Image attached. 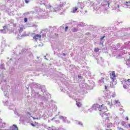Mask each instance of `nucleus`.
Returning a JSON list of instances; mask_svg holds the SVG:
<instances>
[{"label": "nucleus", "mask_w": 130, "mask_h": 130, "mask_svg": "<svg viewBox=\"0 0 130 130\" xmlns=\"http://www.w3.org/2000/svg\"><path fill=\"white\" fill-rule=\"evenodd\" d=\"M103 80H104V78H102Z\"/></svg>", "instance_id": "obj_32"}, {"label": "nucleus", "mask_w": 130, "mask_h": 130, "mask_svg": "<svg viewBox=\"0 0 130 130\" xmlns=\"http://www.w3.org/2000/svg\"><path fill=\"white\" fill-rule=\"evenodd\" d=\"M23 32V27H20L19 28V33H22Z\"/></svg>", "instance_id": "obj_15"}, {"label": "nucleus", "mask_w": 130, "mask_h": 130, "mask_svg": "<svg viewBox=\"0 0 130 130\" xmlns=\"http://www.w3.org/2000/svg\"><path fill=\"white\" fill-rule=\"evenodd\" d=\"M68 29H69V27L66 26L64 29L65 32H67L68 31Z\"/></svg>", "instance_id": "obj_16"}, {"label": "nucleus", "mask_w": 130, "mask_h": 130, "mask_svg": "<svg viewBox=\"0 0 130 130\" xmlns=\"http://www.w3.org/2000/svg\"><path fill=\"white\" fill-rule=\"evenodd\" d=\"M34 119H35V118L34 117L32 118Z\"/></svg>", "instance_id": "obj_33"}, {"label": "nucleus", "mask_w": 130, "mask_h": 130, "mask_svg": "<svg viewBox=\"0 0 130 130\" xmlns=\"http://www.w3.org/2000/svg\"><path fill=\"white\" fill-rule=\"evenodd\" d=\"M27 114H29V115H30V112H27Z\"/></svg>", "instance_id": "obj_28"}, {"label": "nucleus", "mask_w": 130, "mask_h": 130, "mask_svg": "<svg viewBox=\"0 0 130 130\" xmlns=\"http://www.w3.org/2000/svg\"><path fill=\"white\" fill-rule=\"evenodd\" d=\"M126 120H128V117H126Z\"/></svg>", "instance_id": "obj_23"}, {"label": "nucleus", "mask_w": 130, "mask_h": 130, "mask_svg": "<svg viewBox=\"0 0 130 130\" xmlns=\"http://www.w3.org/2000/svg\"><path fill=\"white\" fill-rule=\"evenodd\" d=\"M78 30L79 29H78V28L74 27L72 29V31L74 32H78Z\"/></svg>", "instance_id": "obj_9"}, {"label": "nucleus", "mask_w": 130, "mask_h": 130, "mask_svg": "<svg viewBox=\"0 0 130 130\" xmlns=\"http://www.w3.org/2000/svg\"><path fill=\"white\" fill-rule=\"evenodd\" d=\"M124 89H128L130 86V79H124L121 81Z\"/></svg>", "instance_id": "obj_1"}, {"label": "nucleus", "mask_w": 130, "mask_h": 130, "mask_svg": "<svg viewBox=\"0 0 130 130\" xmlns=\"http://www.w3.org/2000/svg\"><path fill=\"white\" fill-rule=\"evenodd\" d=\"M39 2L41 5H45L48 3V0H39Z\"/></svg>", "instance_id": "obj_8"}, {"label": "nucleus", "mask_w": 130, "mask_h": 130, "mask_svg": "<svg viewBox=\"0 0 130 130\" xmlns=\"http://www.w3.org/2000/svg\"><path fill=\"white\" fill-rule=\"evenodd\" d=\"M126 6H127V7H129L130 6V2H126Z\"/></svg>", "instance_id": "obj_14"}, {"label": "nucleus", "mask_w": 130, "mask_h": 130, "mask_svg": "<svg viewBox=\"0 0 130 130\" xmlns=\"http://www.w3.org/2000/svg\"><path fill=\"white\" fill-rule=\"evenodd\" d=\"M104 38H105V36H104L103 37L101 38V40H103V39H104Z\"/></svg>", "instance_id": "obj_20"}, {"label": "nucleus", "mask_w": 130, "mask_h": 130, "mask_svg": "<svg viewBox=\"0 0 130 130\" xmlns=\"http://www.w3.org/2000/svg\"><path fill=\"white\" fill-rule=\"evenodd\" d=\"M26 4H28L29 3V0H24Z\"/></svg>", "instance_id": "obj_21"}, {"label": "nucleus", "mask_w": 130, "mask_h": 130, "mask_svg": "<svg viewBox=\"0 0 130 130\" xmlns=\"http://www.w3.org/2000/svg\"><path fill=\"white\" fill-rule=\"evenodd\" d=\"M41 38V35L39 34H36L33 37V39H35L36 41H37V40H40Z\"/></svg>", "instance_id": "obj_5"}, {"label": "nucleus", "mask_w": 130, "mask_h": 130, "mask_svg": "<svg viewBox=\"0 0 130 130\" xmlns=\"http://www.w3.org/2000/svg\"><path fill=\"white\" fill-rule=\"evenodd\" d=\"M128 126L130 127V124H128Z\"/></svg>", "instance_id": "obj_31"}, {"label": "nucleus", "mask_w": 130, "mask_h": 130, "mask_svg": "<svg viewBox=\"0 0 130 130\" xmlns=\"http://www.w3.org/2000/svg\"><path fill=\"white\" fill-rule=\"evenodd\" d=\"M78 11V8L75 7L74 9L72 11V13H76Z\"/></svg>", "instance_id": "obj_12"}, {"label": "nucleus", "mask_w": 130, "mask_h": 130, "mask_svg": "<svg viewBox=\"0 0 130 130\" xmlns=\"http://www.w3.org/2000/svg\"><path fill=\"white\" fill-rule=\"evenodd\" d=\"M100 114L104 119L109 120V113H106L105 111H100Z\"/></svg>", "instance_id": "obj_2"}, {"label": "nucleus", "mask_w": 130, "mask_h": 130, "mask_svg": "<svg viewBox=\"0 0 130 130\" xmlns=\"http://www.w3.org/2000/svg\"><path fill=\"white\" fill-rule=\"evenodd\" d=\"M9 130H19V129L18 128L17 125L13 124L12 126H10V129Z\"/></svg>", "instance_id": "obj_6"}, {"label": "nucleus", "mask_w": 130, "mask_h": 130, "mask_svg": "<svg viewBox=\"0 0 130 130\" xmlns=\"http://www.w3.org/2000/svg\"><path fill=\"white\" fill-rule=\"evenodd\" d=\"M94 107H98V110L100 111H104V110H107V107L105 106V104H103L100 106L99 104H96L94 105Z\"/></svg>", "instance_id": "obj_3"}, {"label": "nucleus", "mask_w": 130, "mask_h": 130, "mask_svg": "<svg viewBox=\"0 0 130 130\" xmlns=\"http://www.w3.org/2000/svg\"><path fill=\"white\" fill-rule=\"evenodd\" d=\"M115 103H118V101H115Z\"/></svg>", "instance_id": "obj_24"}, {"label": "nucleus", "mask_w": 130, "mask_h": 130, "mask_svg": "<svg viewBox=\"0 0 130 130\" xmlns=\"http://www.w3.org/2000/svg\"><path fill=\"white\" fill-rule=\"evenodd\" d=\"M110 78L111 79V82H110V84L111 83H113L114 82H115V80H116V75H115V72L112 71L110 74Z\"/></svg>", "instance_id": "obj_4"}, {"label": "nucleus", "mask_w": 130, "mask_h": 130, "mask_svg": "<svg viewBox=\"0 0 130 130\" xmlns=\"http://www.w3.org/2000/svg\"><path fill=\"white\" fill-rule=\"evenodd\" d=\"M118 130H124V129H123V128H120L119 127H118Z\"/></svg>", "instance_id": "obj_22"}, {"label": "nucleus", "mask_w": 130, "mask_h": 130, "mask_svg": "<svg viewBox=\"0 0 130 130\" xmlns=\"http://www.w3.org/2000/svg\"><path fill=\"white\" fill-rule=\"evenodd\" d=\"M22 36H25V35H21V37H22Z\"/></svg>", "instance_id": "obj_29"}, {"label": "nucleus", "mask_w": 130, "mask_h": 130, "mask_svg": "<svg viewBox=\"0 0 130 130\" xmlns=\"http://www.w3.org/2000/svg\"><path fill=\"white\" fill-rule=\"evenodd\" d=\"M51 9H52V7H51V6H50V5L49 6H48V9H49V10H51Z\"/></svg>", "instance_id": "obj_18"}, {"label": "nucleus", "mask_w": 130, "mask_h": 130, "mask_svg": "<svg viewBox=\"0 0 130 130\" xmlns=\"http://www.w3.org/2000/svg\"><path fill=\"white\" fill-rule=\"evenodd\" d=\"M76 105H77L78 107H82V104L80 102H77Z\"/></svg>", "instance_id": "obj_11"}, {"label": "nucleus", "mask_w": 130, "mask_h": 130, "mask_svg": "<svg viewBox=\"0 0 130 130\" xmlns=\"http://www.w3.org/2000/svg\"><path fill=\"white\" fill-rule=\"evenodd\" d=\"M105 89H107V86H105Z\"/></svg>", "instance_id": "obj_30"}, {"label": "nucleus", "mask_w": 130, "mask_h": 130, "mask_svg": "<svg viewBox=\"0 0 130 130\" xmlns=\"http://www.w3.org/2000/svg\"><path fill=\"white\" fill-rule=\"evenodd\" d=\"M108 6H109V3H108Z\"/></svg>", "instance_id": "obj_34"}, {"label": "nucleus", "mask_w": 130, "mask_h": 130, "mask_svg": "<svg viewBox=\"0 0 130 130\" xmlns=\"http://www.w3.org/2000/svg\"><path fill=\"white\" fill-rule=\"evenodd\" d=\"M78 123L79 125H83V123L82 122H79Z\"/></svg>", "instance_id": "obj_17"}, {"label": "nucleus", "mask_w": 130, "mask_h": 130, "mask_svg": "<svg viewBox=\"0 0 130 130\" xmlns=\"http://www.w3.org/2000/svg\"><path fill=\"white\" fill-rule=\"evenodd\" d=\"M28 21V18H24V22H27Z\"/></svg>", "instance_id": "obj_19"}, {"label": "nucleus", "mask_w": 130, "mask_h": 130, "mask_svg": "<svg viewBox=\"0 0 130 130\" xmlns=\"http://www.w3.org/2000/svg\"><path fill=\"white\" fill-rule=\"evenodd\" d=\"M30 124L31 125H32V126H36V125H38V122H35V124H34L33 123H31Z\"/></svg>", "instance_id": "obj_10"}, {"label": "nucleus", "mask_w": 130, "mask_h": 130, "mask_svg": "<svg viewBox=\"0 0 130 130\" xmlns=\"http://www.w3.org/2000/svg\"><path fill=\"white\" fill-rule=\"evenodd\" d=\"M63 55L64 56H65V55H66V53H63Z\"/></svg>", "instance_id": "obj_26"}, {"label": "nucleus", "mask_w": 130, "mask_h": 130, "mask_svg": "<svg viewBox=\"0 0 130 130\" xmlns=\"http://www.w3.org/2000/svg\"><path fill=\"white\" fill-rule=\"evenodd\" d=\"M3 29H0L1 33H3V34H5L6 33V29H8V26L7 25L3 26Z\"/></svg>", "instance_id": "obj_7"}, {"label": "nucleus", "mask_w": 130, "mask_h": 130, "mask_svg": "<svg viewBox=\"0 0 130 130\" xmlns=\"http://www.w3.org/2000/svg\"><path fill=\"white\" fill-rule=\"evenodd\" d=\"M119 7H120L119 5H118L117 6V9H119Z\"/></svg>", "instance_id": "obj_25"}, {"label": "nucleus", "mask_w": 130, "mask_h": 130, "mask_svg": "<svg viewBox=\"0 0 130 130\" xmlns=\"http://www.w3.org/2000/svg\"><path fill=\"white\" fill-rule=\"evenodd\" d=\"M105 130H112V129H108L107 128H106Z\"/></svg>", "instance_id": "obj_27"}, {"label": "nucleus", "mask_w": 130, "mask_h": 130, "mask_svg": "<svg viewBox=\"0 0 130 130\" xmlns=\"http://www.w3.org/2000/svg\"><path fill=\"white\" fill-rule=\"evenodd\" d=\"M94 52H99V48H95L94 49Z\"/></svg>", "instance_id": "obj_13"}]
</instances>
